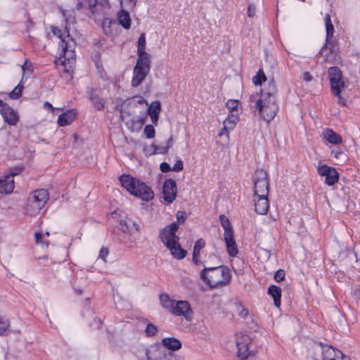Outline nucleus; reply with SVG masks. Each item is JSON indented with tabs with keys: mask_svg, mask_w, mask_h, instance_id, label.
<instances>
[{
	"mask_svg": "<svg viewBox=\"0 0 360 360\" xmlns=\"http://www.w3.org/2000/svg\"><path fill=\"white\" fill-rule=\"evenodd\" d=\"M324 21L326 30V46H328L332 42V39L334 33V27L333 25L332 24L330 16L328 13L326 15Z\"/></svg>",
	"mask_w": 360,
	"mask_h": 360,
	"instance_id": "obj_26",
	"label": "nucleus"
},
{
	"mask_svg": "<svg viewBox=\"0 0 360 360\" xmlns=\"http://www.w3.org/2000/svg\"><path fill=\"white\" fill-rule=\"evenodd\" d=\"M131 103H133L134 104L137 103V104L142 105V104L145 103L146 105H148L146 100L143 98H142L141 96H136V97L132 98L131 100Z\"/></svg>",
	"mask_w": 360,
	"mask_h": 360,
	"instance_id": "obj_46",
	"label": "nucleus"
},
{
	"mask_svg": "<svg viewBox=\"0 0 360 360\" xmlns=\"http://www.w3.org/2000/svg\"><path fill=\"white\" fill-rule=\"evenodd\" d=\"M43 235L45 236V238H46L47 237H49V233L47 231L45 233H43Z\"/></svg>",
	"mask_w": 360,
	"mask_h": 360,
	"instance_id": "obj_61",
	"label": "nucleus"
},
{
	"mask_svg": "<svg viewBox=\"0 0 360 360\" xmlns=\"http://www.w3.org/2000/svg\"><path fill=\"white\" fill-rule=\"evenodd\" d=\"M147 118V114L143 115V116H140L137 120L139 123V128H141L142 125L146 122Z\"/></svg>",
	"mask_w": 360,
	"mask_h": 360,
	"instance_id": "obj_52",
	"label": "nucleus"
},
{
	"mask_svg": "<svg viewBox=\"0 0 360 360\" xmlns=\"http://www.w3.org/2000/svg\"><path fill=\"white\" fill-rule=\"evenodd\" d=\"M317 172L321 176H325L326 184L333 186L339 179V173L335 168L322 165L317 167Z\"/></svg>",
	"mask_w": 360,
	"mask_h": 360,
	"instance_id": "obj_14",
	"label": "nucleus"
},
{
	"mask_svg": "<svg viewBox=\"0 0 360 360\" xmlns=\"http://www.w3.org/2000/svg\"><path fill=\"white\" fill-rule=\"evenodd\" d=\"M144 134L148 139L153 138L155 134V131L153 126L151 124H147L144 128Z\"/></svg>",
	"mask_w": 360,
	"mask_h": 360,
	"instance_id": "obj_41",
	"label": "nucleus"
},
{
	"mask_svg": "<svg viewBox=\"0 0 360 360\" xmlns=\"http://www.w3.org/2000/svg\"><path fill=\"white\" fill-rule=\"evenodd\" d=\"M9 327L8 319L0 314V335H4L8 330Z\"/></svg>",
	"mask_w": 360,
	"mask_h": 360,
	"instance_id": "obj_34",
	"label": "nucleus"
},
{
	"mask_svg": "<svg viewBox=\"0 0 360 360\" xmlns=\"http://www.w3.org/2000/svg\"><path fill=\"white\" fill-rule=\"evenodd\" d=\"M255 210L259 214H266L269 208L268 195H254Z\"/></svg>",
	"mask_w": 360,
	"mask_h": 360,
	"instance_id": "obj_18",
	"label": "nucleus"
},
{
	"mask_svg": "<svg viewBox=\"0 0 360 360\" xmlns=\"http://www.w3.org/2000/svg\"><path fill=\"white\" fill-rule=\"evenodd\" d=\"M172 143H173V140H172V138H169L168 140H167V146H166V151L172 147Z\"/></svg>",
	"mask_w": 360,
	"mask_h": 360,
	"instance_id": "obj_56",
	"label": "nucleus"
},
{
	"mask_svg": "<svg viewBox=\"0 0 360 360\" xmlns=\"http://www.w3.org/2000/svg\"><path fill=\"white\" fill-rule=\"evenodd\" d=\"M125 10V8H122L118 13V21L124 28L129 29L131 26V19L129 13Z\"/></svg>",
	"mask_w": 360,
	"mask_h": 360,
	"instance_id": "obj_32",
	"label": "nucleus"
},
{
	"mask_svg": "<svg viewBox=\"0 0 360 360\" xmlns=\"http://www.w3.org/2000/svg\"><path fill=\"white\" fill-rule=\"evenodd\" d=\"M231 277L229 268L224 265L204 267L200 272V279L211 289L228 285Z\"/></svg>",
	"mask_w": 360,
	"mask_h": 360,
	"instance_id": "obj_4",
	"label": "nucleus"
},
{
	"mask_svg": "<svg viewBox=\"0 0 360 360\" xmlns=\"http://www.w3.org/2000/svg\"><path fill=\"white\" fill-rule=\"evenodd\" d=\"M20 169H13V171H12L10 174H13V176H14L15 175L18 174L20 173Z\"/></svg>",
	"mask_w": 360,
	"mask_h": 360,
	"instance_id": "obj_60",
	"label": "nucleus"
},
{
	"mask_svg": "<svg viewBox=\"0 0 360 360\" xmlns=\"http://www.w3.org/2000/svg\"><path fill=\"white\" fill-rule=\"evenodd\" d=\"M331 91L334 95H339L345 87V83L342 79V72L339 68L331 67L328 70Z\"/></svg>",
	"mask_w": 360,
	"mask_h": 360,
	"instance_id": "obj_13",
	"label": "nucleus"
},
{
	"mask_svg": "<svg viewBox=\"0 0 360 360\" xmlns=\"http://www.w3.org/2000/svg\"><path fill=\"white\" fill-rule=\"evenodd\" d=\"M137 55L138 59L150 60V55L146 51L145 34H142L139 38Z\"/></svg>",
	"mask_w": 360,
	"mask_h": 360,
	"instance_id": "obj_25",
	"label": "nucleus"
},
{
	"mask_svg": "<svg viewBox=\"0 0 360 360\" xmlns=\"http://www.w3.org/2000/svg\"><path fill=\"white\" fill-rule=\"evenodd\" d=\"M322 349V358L323 360H333L338 355V352L339 350H336L332 346L330 345H323L321 347Z\"/></svg>",
	"mask_w": 360,
	"mask_h": 360,
	"instance_id": "obj_30",
	"label": "nucleus"
},
{
	"mask_svg": "<svg viewBox=\"0 0 360 360\" xmlns=\"http://www.w3.org/2000/svg\"><path fill=\"white\" fill-rule=\"evenodd\" d=\"M333 360H350L349 357L343 354L341 351H338V355Z\"/></svg>",
	"mask_w": 360,
	"mask_h": 360,
	"instance_id": "obj_49",
	"label": "nucleus"
},
{
	"mask_svg": "<svg viewBox=\"0 0 360 360\" xmlns=\"http://www.w3.org/2000/svg\"><path fill=\"white\" fill-rule=\"evenodd\" d=\"M332 153L334 154V157L336 158H338L340 155H343V153L341 151L335 153L334 151H332Z\"/></svg>",
	"mask_w": 360,
	"mask_h": 360,
	"instance_id": "obj_57",
	"label": "nucleus"
},
{
	"mask_svg": "<svg viewBox=\"0 0 360 360\" xmlns=\"http://www.w3.org/2000/svg\"><path fill=\"white\" fill-rule=\"evenodd\" d=\"M121 8L125 9H131L133 8L137 0H119Z\"/></svg>",
	"mask_w": 360,
	"mask_h": 360,
	"instance_id": "obj_40",
	"label": "nucleus"
},
{
	"mask_svg": "<svg viewBox=\"0 0 360 360\" xmlns=\"http://www.w3.org/2000/svg\"><path fill=\"white\" fill-rule=\"evenodd\" d=\"M252 340L250 337L243 332L236 333L235 335V343L238 349L237 356L240 360H245L248 358L250 352L249 346Z\"/></svg>",
	"mask_w": 360,
	"mask_h": 360,
	"instance_id": "obj_11",
	"label": "nucleus"
},
{
	"mask_svg": "<svg viewBox=\"0 0 360 360\" xmlns=\"http://www.w3.org/2000/svg\"><path fill=\"white\" fill-rule=\"evenodd\" d=\"M224 240L226 243V248L228 254L231 257H235L238 253V247L234 239L233 233L224 234Z\"/></svg>",
	"mask_w": 360,
	"mask_h": 360,
	"instance_id": "obj_19",
	"label": "nucleus"
},
{
	"mask_svg": "<svg viewBox=\"0 0 360 360\" xmlns=\"http://www.w3.org/2000/svg\"><path fill=\"white\" fill-rule=\"evenodd\" d=\"M34 237H35V242L37 244L48 245V241H47L46 238H45V236L43 235V233H35Z\"/></svg>",
	"mask_w": 360,
	"mask_h": 360,
	"instance_id": "obj_42",
	"label": "nucleus"
},
{
	"mask_svg": "<svg viewBox=\"0 0 360 360\" xmlns=\"http://www.w3.org/2000/svg\"><path fill=\"white\" fill-rule=\"evenodd\" d=\"M176 219H177V221L176 222V224H178V228L179 227V225L182 223L184 222V221L186 220V214L184 212H182V211H178L176 212Z\"/></svg>",
	"mask_w": 360,
	"mask_h": 360,
	"instance_id": "obj_43",
	"label": "nucleus"
},
{
	"mask_svg": "<svg viewBox=\"0 0 360 360\" xmlns=\"http://www.w3.org/2000/svg\"><path fill=\"white\" fill-rule=\"evenodd\" d=\"M210 260H214L215 262H214V263L215 264H219V260L218 257L214 254L209 255L207 257V259H205L204 261L200 260V255H193V257H192L193 263L197 266H203V268L207 267L206 265L210 263L209 262Z\"/></svg>",
	"mask_w": 360,
	"mask_h": 360,
	"instance_id": "obj_24",
	"label": "nucleus"
},
{
	"mask_svg": "<svg viewBox=\"0 0 360 360\" xmlns=\"http://www.w3.org/2000/svg\"><path fill=\"white\" fill-rule=\"evenodd\" d=\"M109 254V250L107 248L103 247L99 252L98 258L101 259L102 260L105 261L106 260V258Z\"/></svg>",
	"mask_w": 360,
	"mask_h": 360,
	"instance_id": "obj_44",
	"label": "nucleus"
},
{
	"mask_svg": "<svg viewBox=\"0 0 360 360\" xmlns=\"http://www.w3.org/2000/svg\"><path fill=\"white\" fill-rule=\"evenodd\" d=\"M335 96L338 98V103L340 105H342L344 106L346 105L347 101H346L345 98H344L343 97L341 96L340 93H339V95H335Z\"/></svg>",
	"mask_w": 360,
	"mask_h": 360,
	"instance_id": "obj_53",
	"label": "nucleus"
},
{
	"mask_svg": "<svg viewBox=\"0 0 360 360\" xmlns=\"http://www.w3.org/2000/svg\"><path fill=\"white\" fill-rule=\"evenodd\" d=\"M120 181L129 193L141 199L143 201H149L154 197L151 188L144 182L129 174H122L120 176Z\"/></svg>",
	"mask_w": 360,
	"mask_h": 360,
	"instance_id": "obj_6",
	"label": "nucleus"
},
{
	"mask_svg": "<svg viewBox=\"0 0 360 360\" xmlns=\"http://www.w3.org/2000/svg\"><path fill=\"white\" fill-rule=\"evenodd\" d=\"M178 224L172 223L166 226L160 233V238L164 245L169 250L171 255L177 259H184L187 252L179 244V237L176 235Z\"/></svg>",
	"mask_w": 360,
	"mask_h": 360,
	"instance_id": "obj_5",
	"label": "nucleus"
},
{
	"mask_svg": "<svg viewBox=\"0 0 360 360\" xmlns=\"http://www.w3.org/2000/svg\"><path fill=\"white\" fill-rule=\"evenodd\" d=\"M205 246V242L203 239H198L194 245L193 255H200L201 250Z\"/></svg>",
	"mask_w": 360,
	"mask_h": 360,
	"instance_id": "obj_38",
	"label": "nucleus"
},
{
	"mask_svg": "<svg viewBox=\"0 0 360 360\" xmlns=\"http://www.w3.org/2000/svg\"><path fill=\"white\" fill-rule=\"evenodd\" d=\"M184 169V163L181 160H177L173 166L172 170L174 172H180Z\"/></svg>",
	"mask_w": 360,
	"mask_h": 360,
	"instance_id": "obj_47",
	"label": "nucleus"
},
{
	"mask_svg": "<svg viewBox=\"0 0 360 360\" xmlns=\"http://www.w3.org/2000/svg\"><path fill=\"white\" fill-rule=\"evenodd\" d=\"M160 169L162 172H168L172 170L170 166L167 162H162L160 165Z\"/></svg>",
	"mask_w": 360,
	"mask_h": 360,
	"instance_id": "obj_48",
	"label": "nucleus"
},
{
	"mask_svg": "<svg viewBox=\"0 0 360 360\" xmlns=\"http://www.w3.org/2000/svg\"><path fill=\"white\" fill-rule=\"evenodd\" d=\"M49 198L47 190L37 189L30 193L25 207V213L29 216H36L44 207Z\"/></svg>",
	"mask_w": 360,
	"mask_h": 360,
	"instance_id": "obj_7",
	"label": "nucleus"
},
{
	"mask_svg": "<svg viewBox=\"0 0 360 360\" xmlns=\"http://www.w3.org/2000/svg\"><path fill=\"white\" fill-rule=\"evenodd\" d=\"M240 315L242 317L245 318L248 315V311L246 309H243L241 312H240Z\"/></svg>",
	"mask_w": 360,
	"mask_h": 360,
	"instance_id": "obj_58",
	"label": "nucleus"
},
{
	"mask_svg": "<svg viewBox=\"0 0 360 360\" xmlns=\"http://www.w3.org/2000/svg\"><path fill=\"white\" fill-rule=\"evenodd\" d=\"M323 138L330 143L339 145L342 144V139L331 129H326L323 131Z\"/></svg>",
	"mask_w": 360,
	"mask_h": 360,
	"instance_id": "obj_23",
	"label": "nucleus"
},
{
	"mask_svg": "<svg viewBox=\"0 0 360 360\" xmlns=\"http://www.w3.org/2000/svg\"><path fill=\"white\" fill-rule=\"evenodd\" d=\"M268 294L273 298L274 305L279 307L281 305V289L277 285H270L268 288Z\"/></svg>",
	"mask_w": 360,
	"mask_h": 360,
	"instance_id": "obj_27",
	"label": "nucleus"
},
{
	"mask_svg": "<svg viewBox=\"0 0 360 360\" xmlns=\"http://www.w3.org/2000/svg\"><path fill=\"white\" fill-rule=\"evenodd\" d=\"M21 68H22V77H24V75L25 74V72L27 71H28L30 73H31V72H32V70H30V68L28 67L27 61L25 62V63L22 65ZM22 79H23V78H22Z\"/></svg>",
	"mask_w": 360,
	"mask_h": 360,
	"instance_id": "obj_51",
	"label": "nucleus"
},
{
	"mask_svg": "<svg viewBox=\"0 0 360 360\" xmlns=\"http://www.w3.org/2000/svg\"><path fill=\"white\" fill-rule=\"evenodd\" d=\"M88 94L89 99L91 101L94 108L96 110H101L103 109L105 105L104 101L101 98L98 96L95 90L90 89L88 91Z\"/></svg>",
	"mask_w": 360,
	"mask_h": 360,
	"instance_id": "obj_29",
	"label": "nucleus"
},
{
	"mask_svg": "<svg viewBox=\"0 0 360 360\" xmlns=\"http://www.w3.org/2000/svg\"><path fill=\"white\" fill-rule=\"evenodd\" d=\"M75 291L77 295H82L83 292V290L82 288H75Z\"/></svg>",
	"mask_w": 360,
	"mask_h": 360,
	"instance_id": "obj_59",
	"label": "nucleus"
},
{
	"mask_svg": "<svg viewBox=\"0 0 360 360\" xmlns=\"http://www.w3.org/2000/svg\"><path fill=\"white\" fill-rule=\"evenodd\" d=\"M238 120L239 117L238 113H229L228 117L224 121V127L219 135L220 136L226 135V139H229V132L235 128Z\"/></svg>",
	"mask_w": 360,
	"mask_h": 360,
	"instance_id": "obj_16",
	"label": "nucleus"
},
{
	"mask_svg": "<svg viewBox=\"0 0 360 360\" xmlns=\"http://www.w3.org/2000/svg\"><path fill=\"white\" fill-rule=\"evenodd\" d=\"M170 313L176 316H183L187 321H191L193 317V311L186 300L176 301Z\"/></svg>",
	"mask_w": 360,
	"mask_h": 360,
	"instance_id": "obj_12",
	"label": "nucleus"
},
{
	"mask_svg": "<svg viewBox=\"0 0 360 360\" xmlns=\"http://www.w3.org/2000/svg\"><path fill=\"white\" fill-rule=\"evenodd\" d=\"M44 108H46L47 110H49L51 111L53 110V108L52 105L50 103H49L48 101L44 103Z\"/></svg>",
	"mask_w": 360,
	"mask_h": 360,
	"instance_id": "obj_55",
	"label": "nucleus"
},
{
	"mask_svg": "<svg viewBox=\"0 0 360 360\" xmlns=\"http://www.w3.org/2000/svg\"><path fill=\"white\" fill-rule=\"evenodd\" d=\"M75 117V113L73 110H68L67 112L59 115L58 118V124L61 127L70 124Z\"/></svg>",
	"mask_w": 360,
	"mask_h": 360,
	"instance_id": "obj_28",
	"label": "nucleus"
},
{
	"mask_svg": "<svg viewBox=\"0 0 360 360\" xmlns=\"http://www.w3.org/2000/svg\"><path fill=\"white\" fill-rule=\"evenodd\" d=\"M14 174H6L3 179H0V193L8 194L14 188Z\"/></svg>",
	"mask_w": 360,
	"mask_h": 360,
	"instance_id": "obj_20",
	"label": "nucleus"
},
{
	"mask_svg": "<svg viewBox=\"0 0 360 360\" xmlns=\"http://www.w3.org/2000/svg\"><path fill=\"white\" fill-rule=\"evenodd\" d=\"M160 110L161 105L160 101L152 102L147 108L146 114L150 117L151 122L155 125L158 124Z\"/></svg>",
	"mask_w": 360,
	"mask_h": 360,
	"instance_id": "obj_21",
	"label": "nucleus"
},
{
	"mask_svg": "<svg viewBox=\"0 0 360 360\" xmlns=\"http://www.w3.org/2000/svg\"><path fill=\"white\" fill-rule=\"evenodd\" d=\"M227 108L230 110V113H238L237 108L238 105V101L230 99L226 104Z\"/></svg>",
	"mask_w": 360,
	"mask_h": 360,
	"instance_id": "obj_39",
	"label": "nucleus"
},
{
	"mask_svg": "<svg viewBox=\"0 0 360 360\" xmlns=\"http://www.w3.org/2000/svg\"><path fill=\"white\" fill-rule=\"evenodd\" d=\"M181 342L175 338H165L160 345H153L144 349L147 360H184V357L173 353L180 349Z\"/></svg>",
	"mask_w": 360,
	"mask_h": 360,
	"instance_id": "obj_2",
	"label": "nucleus"
},
{
	"mask_svg": "<svg viewBox=\"0 0 360 360\" xmlns=\"http://www.w3.org/2000/svg\"><path fill=\"white\" fill-rule=\"evenodd\" d=\"M303 79L306 82H310L312 80V76L308 72L303 73Z\"/></svg>",
	"mask_w": 360,
	"mask_h": 360,
	"instance_id": "obj_54",
	"label": "nucleus"
},
{
	"mask_svg": "<svg viewBox=\"0 0 360 360\" xmlns=\"http://www.w3.org/2000/svg\"><path fill=\"white\" fill-rule=\"evenodd\" d=\"M219 219H220L221 225L224 230V234L233 233L232 226H231V225L229 222V220L227 217H226L224 215H221L219 217Z\"/></svg>",
	"mask_w": 360,
	"mask_h": 360,
	"instance_id": "obj_33",
	"label": "nucleus"
},
{
	"mask_svg": "<svg viewBox=\"0 0 360 360\" xmlns=\"http://www.w3.org/2000/svg\"><path fill=\"white\" fill-rule=\"evenodd\" d=\"M285 278V271L283 270H278L275 275H274V279L276 282H281L283 281Z\"/></svg>",
	"mask_w": 360,
	"mask_h": 360,
	"instance_id": "obj_45",
	"label": "nucleus"
},
{
	"mask_svg": "<svg viewBox=\"0 0 360 360\" xmlns=\"http://www.w3.org/2000/svg\"><path fill=\"white\" fill-rule=\"evenodd\" d=\"M176 195V185L173 179H167L165 181L162 188V198L168 202H172Z\"/></svg>",
	"mask_w": 360,
	"mask_h": 360,
	"instance_id": "obj_15",
	"label": "nucleus"
},
{
	"mask_svg": "<svg viewBox=\"0 0 360 360\" xmlns=\"http://www.w3.org/2000/svg\"><path fill=\"white\" fill-rule=\"evenodd\" d=\"M0 113L2 115L4 120L9 125H15L19 120L18 112L6 103L1 108Z\"/></svg>",
	"mask_w": 360,
	"mask_h": 360,
	"instance_id": "obj_17",
	"label": "nucleus"
},
{
	"mask_svg": "<svg viewBox=\"0 0 360 360\" xmlns=\"http://www.w3.org/2000/svg\"><path fill=\"white\" fill-rule=\"evenodd\" d=\"M158 332V328L154 324L149 323L145 328V334L147 337H153Z\"/></svg>",
	"mask_w": 360,
	"mask_h": 360,
	"instance_id": "obj_37",
	"label": "nucleus"
},
{
	"mask_svg": "<svg viewBox=\"0 0 360 360\" xmlns=\"http://www.w3.org/2000/svg\"><path fill=\"white\" fill-rule=\"evenodd\" d=\"M255 7L252 4L249 5L248 8V15L249 17H253L255 15Z\"/></svg>",
	"mask_w": 360,
	"mask_h": 360,
	"instance_id": "obj_50",
	"label": "nucleus"
},
{
	"mask_svg": "<svg viewBox=\"0 0 360 360\" xmlns=\"http://www.w3.org/2000/svg\"><path fill=\"white\" fill-rule=\"evenodd\" d=\"M119 229L123 232H128L129 234H134L139 231V226L131 219L120 220Z\"/></svg>",
	"mask_w": 360,
	"mask_h": 360,
	"instance_id": "obj_22",
	"label": "nucleus"
},
{
	"mask_svg": "<svg viewBox=\"0 0 360 360\" xmlns=\"http://www.w3.org/2000/svg\"><path fill=\"white\" fill-rule=\"evenodd\" d=\"M266 80L265 74L262 70H259L257 75L252 77V82L255 85H262Z\"/></svg>",
	"mask_w": 360,
	"mask_h": 360,
	"instance_id": "obj_36",
	"label": "nucleus"
},
{
	"mask_svg": "<svg viewBox=\"0 0 360 360\" xmlns=\"http://www.w3.org/2000/svg\"><path fill=\"white\" fill-rule=\"evenodd\" d=\"M150 69V60L138 59L133 70L131 85L139 86L146 79Z\"/></svg>",
	"mask_w": 360,
	"mask_h": 360,
	"instance_id": "obj_9",
	"label": "nucleus"
},
{
	"mask_svg": "<svg viewBox=\"0 0 360 360\" xmlns=\"http://www.w3.org/2000/svg\"><path fill=\"white\" fill-rule=\"evenodd\" d=\"M159 300L161 306L169 312L171 311L176 300L172 299L167 293H162L159 295Z\"/></svg>",
	"mask_w": 360,
	"mask_h": 360,
	"instance_id": "obj_31",
	"label": "nucleus"
},
{
	"mask_svg": "<svg viewBox=\"0 0 360 360\" xmlns=\"http://www.w3.org/2000/svg\"><path fill=\"white\" fill-rule=\"evenodd\" d=\"M254 195H269L268 175L265 170L257 169L254 174Z\"/></svg>",
	"mask_w": 360,
	"mask_h": 360,
	"instance_id": "obj_10",
	"label": "nucleus"
},
{
	"mask_svg": "<svg viewBox=\"0 0 360 360\" xmlns=\"http://www.w3.org/2000/svg\"><path fill=\"white\" fill-rule=\"evenodd\" d=\"M52 32L60 39L59 42L60 52L58 61L64 67L65 71L68 72L73 68L75 63L76 43L70 37L69 31L66 27L64 30L53 27Z\"/></svg>",
	"mask_w": 360,
	"mask_h": 360,
	"instance_id": "obj_3",
	"label": "nucleus"
},
{
	"mask_svg": "<svg viewBox=\"0 0 360 360\" xmlns=\"http://www.w3.org/2000/svg\"><path fill=\"white\" fill-rule=\"evenodd\" d=\"M22 80L13 89L11 92L9 94V97L11 99H18L19 98L22 92L23 86L21 84Z\"/></svg>",
	"mask_w": 360,
	"mask_h": 360,
	"instance_id": "obj_35",
	"label": "nucleus"
},
{
	"mask_svg": "<svg viewBox=\"0 0 360 360\" xmlns=\"http://www.w3.org/2000/svg\"><path fill=\"white\" fill-rule=\"evenodd\" d=\"M76 8L88 11L95 17H101L109 8V2L108 0H79Z\"/></svg>",
	"mask_w": 360,
	"mask_h": 360,
	"instance_id": "obj_8",
	"label": "nucleus"
},
{
	"mask_svg": "<svg viewBox=\"0 0 360 360\" xmlns=\"http://www.w3.org/2000/svg\"><path fill=\"white\" fill-rule=\"evenodd\" d=\"M276 91V84L271 81L261 91L260 94H252L249 98L250 103L255 104L252 107L258 110L260 117L267 122L274 118L278 110Z\"/></svg>",
	"mask_w": 360,
	"mask_h": 360,
	"instance_id": "obj_1",
	"label": "nucleus"
}]
</instances>
